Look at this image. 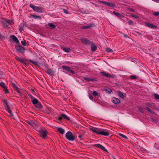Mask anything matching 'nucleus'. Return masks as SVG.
I'll use <instances>...</instances> for the list:
<instances>
[{"label":"nucleus","instance_id":"1","mask_svg":"<svg viewBox=\"0 0 159 159\" xmlns=\"http://www.w3.org/2000/svg\"><path fill=\"white\" fill-rule=\"evenodd\" d=\"M2 22L3 27L5 28L8 27V25H12L14 24L13 21H11L7 19L4 20L2 21Z\"/></svg>","mask_w":159,"mask_h":159},{"label":"nucleus","instance_id":"2","mask_svg":"<svg viewBox=\"0 0 159 159\" xmlns=\"http://www.w3.org/2000/svg\"><path fill=\"white\" fill-rule=\"evenodd\" d=\"M28 124L32 126L36 130L39 129L38 127V124L35 121L34 122L32 120H30L27 122Z\"/></svg>","mask_w":159,"mask_h":159},{"label":"nucleus","instance_id":"3","mask_svg":"<svg viewBox=\"0 0 159 159\" xmlns=\"http://www.w3.org/2000/svg\"><path fill=\"white\" fill-rule=\"evenodd\" d=\"M28 124L32 126L36 130L39 129L38 127V124L35 121L34 122L32 120H30L27 122Z\"/></svg>","mask_w":159,"mask_h":159},{"label":"nucleus","instance_id":"4","mask_svg":"<svg viewBox=\"0 0 159 159\" xmlns=\"http://www.w3.org/2000/svg\"><path fill=\"white\" fill-rule=\"evenodd\" d=\"M66 138L69 140L73 141L74 140V137L72 134L71 132L68 131L66 134Z\"/></svg>","mask_w":159,"mask_h":159},{"label":"nucleus","instance_id":"5","mask_svg":"<svg viewBox=\"0 0 159 159\" xmlns=\"http://www.w3.org/2000/svg\"><path fill=\"white\" fill-rule=\"evenodd\" d=\"M30 7L35 11H39L40 12L43 11L42 9L39 7H37L33 4H30Z\"/></svg>","mask_w":159,"mask_h":159},{"label":"nucleus","instance_id":"6","mask_svg":"<svg viewBox=\"0 0 159 159\" xmlns=\"http://www.w3.org/2000/svg\"><path fill=\"white\" fill-rule=\"evenodd\" d=\"M37 131H38L40 133V134L41 136L43 138H45L46 137L47 133L46 130L39 129L37 130Z\"/></svg>","mask_w":159,"mask_h":159},{"label":"nucleus","instance_id":"7","mask_svg":"<svg viewBox=\"0 0 159 159\" xmlns=\"http://www.w3.org/2000/svg\"><path fill=\"white\" fill-rule=\"evenodd\" d=\"M16 49L18 52L20 53L23 52L25 49L24 48L19 45L16 46Z\"/></svg>","mask_w":159,"mask_h":159},{"label":"nucleus","instance_id":"8","mask_svg":"<svg viewBox=\"0 0 159 159\" xmlns=\"http://www.w3.org/2000/svg\"><path fill=\"white\" fill-rule=\"evenodd\" d=\"M99 2L100 3L103 4L105 5H107L109 7H114L115 6V5H114V4L106 2L104 1H99Z\"/></svg>","mask_w":159,"mask_h":159},{"label":"nucleus","instance_id":"9","mask_svg":"<svg viewBox=\"0 0 159 159\" xmlns=\"http://www.w3.org/2000/svg\"><path fill=\"white\" fill-rule=\"evenodd\" d=\"M66 119L67 120H70V118L66 115L62 114L61 115V116L58 117V120H61L63 118Z\"/></svg>","mask_w":159,"mask_h":159},{"label":"nucleus","instance_id":"10","mask_svg":"<svg viewBox=\"0 0 159 159\" xmlns=\"http://www.w3.org/2000/svg\"><path fill=\"white\" fill-rule=\"evenodd\" d=\"M62 68L63 69L65 70L66 71L69 72L71 73H72V74H74V72L73 70H71L70 69V68L69 67L66 66H63L62 67Z\"/></svg>","mask_w":159,"mask_h":159},{"label":"nucleus","instance_id":"11","mask_svg":"<svg viewBox=\"0 0 159 159\" xmlns=\"http://www.w3.org/2000/svg\"><path fill=\"white\" fill-rule=\"evenodd\" d=\"M112 101L114 104L118 105L120 102V100L118 98L114 97L112 98Z\"/></svg>","mask_w":159,"mask_h":159},{"label":"nucleus","instance_id":"12","mask_svg":"<svg viewBox=\"0 0 159 159\" xmlns=\"http://www.w3.org/2000/svg\"><path fill=\"white\" fill-rule=\"evenodd\" d=\"M4 106L7 108V110L9 113L12 116V113L11 111L10 110L8 106V103L6 101H4Z\"/></svg>","mask_w":159,"mask_h":159},{"label":"nucleus","instance_id":"13","mask_svg":"<svg viewBox=\"0 0 159 159\" xmlns=\"http://www.w3.org/2000/svg\"><path fill=\"white\" fill-rule=\"evenodd\" d=\"M145 25L151 28H156L157 26L149 23H145Z\"/></svg>","mask_w":159,"mask_h":159},{"label":"nucleus","instance_id":"14","mask_svg":"<svg viewBox=\"0 0 159 159\" xmlns=\"http://www.w3.org/2000/svg\"><path fill=\"white\" fill-rule=\"evenodd\" d=\"M30 97L31 99V100L33 102V103L34 105H35L36 103H37L38 102V101L37 99L35 98H34L31 95H30Z\"/></svg>","mask_w":159,"mask_h":159},{"label":"nucleus","instance_id":"15","mask_svg":"<svg viewBox=\"0 0 159 159\" xmlns=\"http://www.w3.org/2000/svg\"><path fill=\"white\" fill-rule=\"evenodd\" d=\"M11 39V40L14 41L17 43H19V42L17 38L14 35H12L10 37Z\"/></svg>","mask_w":159,"mask_h":159},{"label":"nucleus","instance_id":"16","mask_svg":"<svg viewBox=\"0 0 159 159\" xmlns=\"http://www.w3.org/2000/svg\"><path fill=\"white\" fill-rule=\"evenodd\" d=\"M100 74L102 75L107 77H111V76L107 73H105L104 72H101Z\"/></svg>","mask_w":159,"mask_h":159},{"label":"nucleus","instance_id":"17","mask_svg":"<svg viewBox=\"0 0 159 159\" xmlns=\"http://www.w3.org/2000/svg\"><path fill=\"white\" fill-rule=\"evenodd\" d=\"M119 96L122 98L124 99L125 96V94L123 93L120 91H118Z\"/></svg>","mask_w":159,"mask_h":159},{"label":"nucleus","instance_id":"18","mask_svg":"<svg viewBox=\"0 0 159 159\" xmlns=\"http://www.w3.org/2000/svg\"><path fill=\"white\" fill-rule=\"evenodd\" d=\"M90 129L94 132L99 134L100 130L99 129L96 128H90Z\"/></svg>","mask_w":159,"mask_h":159},{"label":"nucleus","instance_id":"19","mask_svg":"<svg viewBox=\"0 0 159 159\" xmlns=\"http://www.w3.org/2000/svg\"><path fill=\"white\" fill-rule=\"evenodd\" d=\"M99 134L105 136H107L109 135V133L108 132H106L105 131H101L100 130Z\"/></svg>","mask_w":159,"mask_h":159},{"label":"nucleus","instance_id":"20","mask_svg":"<svg viewBox=\"0 0 159 159\" xmlns=\"http://www.w3.org/2000/svg\"><path fill=\"white\" fill-rule=\"evenodd\" d=\"M57 130L62 134H64L65 132V130L63 129L60 128L58 127L57 128Z\"/></svg>","mask_w":159,"mask_h":159},{"label":"nucleus","instance_id":"21","mask_svg":"<svg viewBox=\"0 0 159 159\" xmlns=\"http://www.w3.org/2000/svg\"><path fill=\"white\" fill-rule=\"evenodd\" d=\"M34 106L37 108H41L42 107V106L40 102H38L36 103Z\"/></svg>","mask_w":159,"mask_h":159},{"label":"nucleus","instance_id":"22","mask_svg":"<svg viewBox=\"0 0 159 159\" xmlns=\"http://www.w3.org/2000/svg\"><path fill=\"white\" fill-rule=\"evenodd\" d=\"M12 86L17 91L18 93H20L19 89L17 87V86L15 84L13 83L12 84Z\"/></svg>","mask_w":159,"mask_h":159},{"label":"nucleus","instance_id":"23","mask_svg":"<svg viewBox=\"0 0 159 159\" xmlns=\"http://www.w3.org/2000/svg\"><path fill=\"white\" fill-rule=\"evenodd\" d=\"M97 48L95 45L94 44H93L92 45L91 49L92 51H95L96 50Z\"/></svg>","mask_w":159,"mask_h":159},{"label":"nucleus","instance_id":"24","mask_svg":"<svg viewBox=\"0 0 159 159\" xmlns=\"http://www.w3.org/2000/svg\"><path fill=\"white\" fill-rule=\"evenodd\" d=\"M63 50L65 52H69L71 51L70 49L68 48H63Z\"/></svg>","mask_w":159,"mask_h":159},{"label":"nucleus","instance_id":"25","mask_svg":"<svg viewBox=\"0 0 159 159\" xmlns=\"http://www.w3.org/2000/svg\"><path fill=\"white\" fill-rule=\"evenodd\" d=\"M81 41L84 43L87 44L88 43V41L86 39L83 38L81 39Z\"/></svg>","mask_w":159,"mask_h":159},{"label":"nucleus","instance_id":"26","mask_svg":"<svg viewBox=\"0 0 159 159\" xmlns=\"http://www.w3.org/2000/svg\"><path fill=\"white\" fill-rule=\"evenodd\" d=\"M48 26L51 28H54L56 26L52 23H49L48 24Z\"/></svg>","mask_w":159,"mask_h":159},{"label":"nucleus","instance_id":"27","mask_svg":"<svg viewBox=\"0 0 159 159\" xmlns=\"http://www.w3.org/2000/svg\"><path fill=\"white\" fill-rule=\"evenodd\" d=\"M30 61L36 65L39 66L40 65V63L37 62L33 61L31 60H30Z\"/></svg>","mask_w":159,"mask_h":159},{"label":"nucleus","instance_id":"28","mask_svg":"<svg viewBox=\"0 0 159 159\" xmlns=\"http://www.w3.org/2000/svg\"><path fill=\"white\" fill-rule=\"evenodd\" d=\"M16 58L18 61H20V62L22 63H23L24 62V61L23 59H22L18 57H16Z\"/></svg>","mask_w":159,"mask_h":159},{"label":"nucleus","instance_id":"29","mask_svg":"<svg viewBox=\"0 0 159 159\" xmlns=\"http://www.w3.org/2000/svg\"><path fill=\"white\" fill-rule=\"evenodd\" d=\"M21 44L24 46H26L27 45V43L24 40H23L22 41H21Z\"/></svg>","mask_w":159,"mask_h":159},{"label":"nucleus","instance_id":"30","mask_svg":"<svg viewBox=\"0 0 159 159\" xmlns=\"http://www.w3.org/2000/svg\"><path fill=\"white\" fill-rule=\"evenodd\" d=\"M84 79L87 81H93L94 80L93 79H91L88 77H84Z\"/></svg>","mask_w":159,"mask_h":159},{"label":"nucleus","instance_id":"31","mask_svg":"<svg viewBox=\"0 0 159 159\" xmlns=\"http://www.w3.org/2000/svg\"><path fill=\"white\" fill-rule=\"evenodd\" d=\"M31 17L33 18H36V19H40L41 18V17L39 16H37L34 15H31Z\"/></svg>","mask_w":159,"mask_h":159},{"label":"nucleus","instance_id":"32","mask_svg":"<svg viewBox=\"0 0 159 159\" xmlns=\"http://www.w3.org/2000/svg\"><path fill=\"white\" fill-rule=\"evenodd\" d=\"M113 13L116 15V16L119 17H122V16L120 15L119 13H116L115 11L113 12Z\"/></svg>","mask_w":159,"mask_h":159},{"label":"nucleus","instance_id":"33","mask_svg":"<svg viewBox=\"0 0 159 159\" xmlns=\"http://www.w3.org/2000/svg\"><path fill=\"white\" fill-rule=\"evenodd\" d=\"M119 135L122 137L124 138L125 139H128V138H127V137L125 136V135L121 134H119Z\"/></svg>","mask_w":159,"mask_h":159},{"label":"nucleus","instance_id":"34","mask_svg":"<svg viewBox=\"0 0 159 159\" xmlns=\"http://www.w3.org/2000/svg\"><path fill=\"white\" fill-rule=\"evenodd\" d=\"M106 93H110L112 92V90L111 89H106L105 90Z\"/></svg>","mask_w":159,"mask_h":159},{"label":"nucleus","instance_id":"35","mask_svg":"<svg viewBox=\"0 0 159 159\" xmlns=\"http://www.w3.org/2000/svg\"><path fill=\"white\" fill-rule=\"evenodd\" d=\"M100 148L105 151H106V152L107 151V150L102 145H101Z\"/></svg>","mask_w":159,"mask_h":159},{"label":"nucleus","instance_id":"36","mask_svg":"<svg viewBox=\"0 0 159 159\" xmlns=\"http://www.w3.org/2000/svg\"><path fill=\"white\" fill-rule=\"evenodd\" d=\"M128 23L129 24L131 25H134V22L131 20H129Z\"/></svg>","mask_w":159,"mask_h":159},{"label":"nucleus","instance_id":"37","mask_svg":"<svg viewBox=\"0 0 159 159\" xmlns=\"http://www.w3.org/2000/svg\"><path fill=\"white\" fill-rule=\"evenodd\" d=\"M91 25H88L87 26H83L82 28V29H87L88 28H90V27H91Z\"/></svg>","mask_w":159,"mask_h":159},{"label":"nucleus","instance_id":"38","mask_svg":"<svg viewBox=\"0 0 159 159\" xmlns=\"http://www.w3.org/2000/svg\"><path fill=\"white\" fill-rule=\"evenodd\" d=\"M101 145L100 144H96L93 145V146L96 147L97 148H100Z\"/></svg>","mask_w":159,"mask_h":159},{"label":"nucleus","instance_id":"39","mask_svg":"<svg viewBox=\"0 0 159 159\" xmlns=\"http://www.w3.org/2000/svg\"><path fill=\"white\" fill-rule=\"evenodd\" d=\"M106 51L108 52H113L112 50L109 48L106 49Z\"/></svg>","mask_w":159,"mask_h":159},{"label":"nucleus","instance_id":"40","mask_svg":"<svg viewBox=\"0 0 159 159\" xmlns=\"http://www.w3.org/2000/svg\"><path fill=\"white\" fill-rule=\"evenodd\" d=\"M131 16L132 17H134V18H139V17H138V16H137V15H134V14H131Z\"/></svg>","mask_w":159,"mask_h":159},{"label":"nucleus","instance_id":"41","mask_svg":"<svg viewBox=\"0 0 159 159\" xmlns=\"http://www.w3.org/2000/svg\"><path fill=\"white\" fill-rule=\"evenodd\" d=\"M154 97L157 99H159V95L157 94H154Z\"/></svg>","mask_w":159,"mask_h":159},{"label":"nucleus","instance_id":"42","mask_svg":"<svg viewBox=\"0 0 159 159\" xmlns=\"http://www.w3.org/2000/svg\"><path fill=\"white\" fill-rule=\"evenodd\" d=\"M93 94L95 96H96L98 95L97 93L95 91H93Z\"/></svg>","mask_w":159,"mask_h":159},{"label":"nucleus","instance_id":"43","mask_svg":"<svg viewBox=\"0 0 159 159\" xmlns=\"http://www.w3.org/2000/svg\"><path fill=\"white\" fill-rule=\"evenodd\" d=\"M153 14L155 16H159V12H155L153 13Z\"/></svg>","mask_w":159,"mask_h":159},{"label":"nucleus","instance_id":"44","mask_svg":"<svg viewBox=\"0 0 159 159\" xmlns=\"http://www.w3.org/2000/svg\"><path fill=\"white\" fill-rule=\"evenodd\" d=\"M4 91H5V93H7L8 92V91L7 88V87L5 88H4Z\"/></svg>","mask_w":159,"mask_h":159},{"label":"nucleus","instance_id":"45","mask_svg":"<svg viewBox=\"0 0 159 159\" xmlns=\"http://www.w3.org/2000/svg\"><path fill=\"white\" fill-rule=\"evenodd\" d=\"M1 86L3 87L4 88H6V85L5 84H4V83H2L1 84Z\"/></svg>","mask_w":159,"mask_h":159},{"label":"nucleus","instance_id":"46","mask_svg":"<svg viewBox=\"0 0 159 159\" xmlns=\"http://www.w3.org/2000/svg\"><path fill=\"white\" fill-rule=\"evenodd\" d=\"M136 77L134 76H130V78L132 79H134L136 78Z\"/></svg>","mask_w":159,"mask_h":159},{"label":"nucleus","instance_id":"47","mask_svg":"<svg viewBox=\"0 0 159 159\" xmlns=\"http://www.w3.org/2000/svg\"><path fill=\"white\" fill-rule=\"evenodd\" d=\"M155 2H159V0H153Z\"/></svg>","mask_w":159,"mask_h":159},{"label":"nucleus","instance_id":"48","mask_svg":"<svg viewBox=\"0 0 159 159\" xmlns=\"http://www.w3.org/2000/svg\"><path fill=\"white\" fill-rule=\"evenodd\" d=\"M147 110L148 111H150V109H149V108H147Z\"/></svg>","mask_w":159,"mask_h":159},{"label":"nucleus","instance_id":"49","mask_svg":"<svg viewBox=\"0 0 159 159\" xmlns=\"http://www.w3.org/2000/svg\"><path fill=\"white\" fill-rule=\"evenodd\" d=\"M48 111H49V110L50 111V112H49V111H48V112H48V113H50V111H50V110L49 109H48Z\"/></svg>","mask_w":159,"mask_h":159},{"label":"nucleus","instance_id":"50","mask_svg":"<svg viewBox=\"0 0 159 159\" xmlns=\"http://www.w3.org/2000/svg\"><path fill=\"white\" fill-rule=\"evenodd\" d=\"M64 12H65V13H67V11H66V10L65 11H64Z\"/></svg>","mask_w":159,"mask_h":159},{"label":"nucleus","instance_id":"51","mask_svg":"<svg viewBox=\"0 0 159 159\" xmlns=\"http://www.w3.org/2000/svg\"><path fill=\"white\" fill-rule=\"evenodd\" d=\"M89 98H90V99H92V98H92V97L91 96H89Z\"/></svg>","mask_w":159,"mask_h":159},{"label":"nucleus","instance_id":"52","mask_svg":"<svg viewBox=\"0 0 159 159\" xmlns=\"http://www.w3.org/2000/svg\"><path fill=\"white\" fill-rule=\"evenodd\" d=\"M124 36L125 37H127V35H124Z\"/></svg>","mask_w":159,"mask_h":159}]
</instances>
